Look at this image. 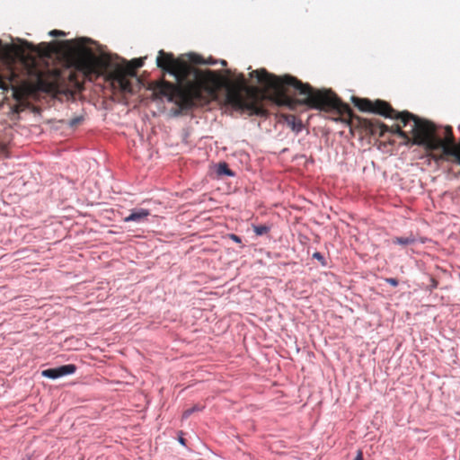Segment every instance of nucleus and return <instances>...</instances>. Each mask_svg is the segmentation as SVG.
<instances>
[{"instance_id": "1", "label": "nucleus", "mask_w": 460, "mask_h": 460, "mask_svg": "<svg viewBox=\"0 0 460 460\" xmlns=\"http://www.w3.org/2000/svg\"><path fill=\"white\" fill-rule=\"evenodd\" d=\"M156 65L172 75L177 84L162 79L151 83L148 89L153 91L155 99L165 97L169 102H174L181 110L217 100L223 88L226 89V100L228 104L247 111L249 115L261 117L268 114L264 106L266 100L289 108L302 104L312 109L327 110L339 105L330 89H315L295 76H279L265 68L250 73V77L255 78L261 86L260 88L248 86L243 74H239L235 82H232L217 71L195 67L164 50L158 52Z\"/></svg>"}, {"instance_id": "2", "label": "nucleus", "mask_w": 460, "mask_h": 460, "mask_svg": "<svg viewBox=\"0 0 460 460\" xmlns=\"http://www.w3.org/2000/svg\"><path fill=\"white\" fill-rule=\"evenodd\" d=\"M352 102L361 111L372 112L385 118L394 119L399 121L402 128L411 126L408 132L411 137V145L421 146L428 143L431 130L429 120L422 119L408 111H397L389 102L383 100L371 101L367 98L352 97Z\"/></svg>"}, {"instance_id": "3", "label": "nucleus", "mask_w": 460, "mask_h": 460, "mask_svg": "<svg viewBox=\"0 0 460 460\" xmlns=\"http://www.w3.org/2000/svg\"><path fill=\"white\" fill-rule=\"evenodd\" d=\"M331 93L338 101L339 105H337V108L323 110V111H336L343 118L342 119L344 121H346L351 127H357L360 128L366 135L385 137V133L390 132L393 135H397L402 138L404 145L412 146L411 141V136L407 131L402 130L401 124H395L392 127H388L378 119H365L354 115L350 107L347 103L342 102L341 100L332 90Z\"/></svg>"}, {"instance_id": "4", "label": "nucleus", "mask_w": 460, "mask_h": 460, "mask_svg": "<svg viewBox=\"0 0 460 460\" xmlns=\"http://www.w3.org/2000/svg\"><path fill=\"white\" fill-rule=\"evenodd\" d=\"M429 128L431 133L428 138V143L421 145L429 153L428 156L438 163L445 160L447 155H456V140L452 128L450 126L444 128L443 137L438 134L437 126L431 121H429Z\"/></svg>"}, {"instance_id": "5", "label": "nucleus", "mask_w": 460, "mask_h": 460, "mask_svg": "<svg viewBox=\"0 0 460 460\" xmlns=\"http://www.w3.org/2000/svg\"><path fill=\"white\" fill-rule=\"evenodd\" d=\"M75 67L86 76H100L108 72L111 61L105 56H96L85 47H80L75 51Z\"/></svg>"}, {"instance_id": "6", "label": "nucleus", "mask_w": 460, "mask_h": 460, "mask_svg": "<svg viewBox=\"0 0 460 460\" xmlns=\"http://www.w3.org/2000/svg\"><path fill=\"white\" fill-rule=\"evenodd\" d=\"M143 65L144 62L141 58H135L126 66H116L110 71L109 78L112 81L113 84H116L118 85L122 93H132L133 87L128 77H135L137 75L136 70Z\"/></svg>"}, {"instance_id": "7", "label": "nucleus", "mask_w": 460, "mask_h": 460, "mask_svg": "<svg viewBox=\"0 0 460 460\" xmlns=\"http://www.w3.org/2000/svg\"><path fill=\"white\" fill-rule=\"evenodd\" d=\"M9 49L19 58L23 57L26 51L36 53L39 56H43L47 53V45L45 43L35 46L26 40L22 41L21 45H11Z\"/></svg>"}, {"instance_id": "8", "label": "nucleus", "mask_w": 460, "mask_h": 460, "mask_svg": "<svg viewBox=\"0 0 460 460\" xmlns=\"http://www.w3.org/2000/svg\"><path fill=\"white\" fill-rule=\"evenodd\" d=\"M77 367L74 364L62 365L57 367H50L41 371V376L49 379H58L75 373Z\"/></svg>"}, {"instance_id": "9", "label": "nucleus", "mask_w": 460, "mask_h": 460, "mask_svg": "<svg viewBox=\"0 0 460 460\" xmlns=\"http://www.w3.org/2000/svg\"><path fill=\"white\" fill-rule=\"evenodd\" d=\"M18 75L12 69L7 68L6 73L0 74V89L8 91L10 88L13 91L15 99H20V91L13 84L17 83Z\"/></svg>"}, {"instance_id": "10", "label": "nucleus", "mask_w": 460, "mask_h": 460, "mask_svg": "<svg viewBox=\"0 0 460 460\" xmlns=\"http://www.w3.org/2000/svg\"><path fill=\"white\" fill-rule=\"evenodd\" d=\"M150 211L146 208H135L128 211V214L124 217L123 221L126 223H134L136 225H141L147 223Z\"/></svg>"}, {"instance_id": "11", "label": "nucleus", "mask_w": 460, "mask_h": 460, "mask_svg": "<svg viewBox=\"0 0 460 460\" xmlns=\"http://www.w3.org/2000/svg\"><path fill=\"white\" fill-rule=\"evenodd\" d=\"M394 244H398L401 246H408L412 245L417 242L415 235L411 233L408 236H396L392 240Z\"/></svg>"}, {"instance_id": "12", "label": "nucleus", "mask_w": 460, "mask_h": 460, "mask_svg": "<svg viewBox=\"0 0 460 460\" xmlns=\"http://www.w3.org/2000/svg\"><path fill=\"white\" fill-rule=\"evenodd\" d=\"M285 121L288 126L294 131L299 132L302 129V122L297 119L295 115H286Z\"/></svg>"}, {"instance_id": "13", "label": "nucleus", "mask_w": 460, "mask_h": 460, "mask_svg": "<svg viewBox=\"0 0 460 460\" xmlns=\"http://www.w3.org/2000/svg\"><path fill=\"white\" fill-rule=\"evenodd\" d=\"M252 229L256 235L261 236L269 233L270 227L267 225H252Z\"/></svg>"}, {"instance_id": "14", "label": "nucleus", "mask_w": 460, "mask_h": 460, "mask_svg": "<svg viewBox=\"0 0 460 460\" xmlns=\"http://www.w3.org/2000/svg\"><path fill=\"white\" fill-rule=\"evenodd\" d=\"M203 406L195 404L194 406L185 410L182 413V419H188L191 414L203 410Z\"/></svg>"}, {"instance_id": "15", "label": "nucleus", "mask_w": 460, "mask_h": 460, "mask_svg": "<svg viewBox=\"0 0 460 460\" xmlns=\"http://www.w3.org/2000/svg\"><path fill=\"white\" fill-rule=\"evenodd\" d=\"M312 257H313V259L317 260L321 263V265L323 267H327L328 266L327 260L325 259V257L320 252H314Z\"/></svg>"}, {"instance_id": "16", "label": "nucleus", "mask_w": 460, "mask_h": 460, "mask_svg": "<svg viewBox=\"0 0 460 460\" xmlns=\"http://www.w3.org/2000/svg\"><path fill=\"white\" fill-rule=\"evenodd\" d=\"M217 172L219 174L233 175V172L226 163L219 164Z\"/></svg>"}, {"instance_id": "17", "label": "nucleus", "mask_w": 460, "mask_h": 460, "mask_svg": "<svg viewBox=\"0 0 460 460\" xmlns=\"http://www.w3.org/2000/svg\"><path fill=\"white\" fill-rule=\"evenodd\" d=\"M84 121V116H76L71 119L68 122L69 127L75 128Z\"/></svg>"}, {"instance_id": "18", "label": "nucleus", "mask_w": 460, "mask_h": 460, "mask_svg": "<svg viewBox=\"0 0 460 460\" xmlns=\"http://www.w3.org/2000/svg\"><path fill=\"white\" fill-rule=\"evenodd\" d=\"M455 146L456 148V155H447V156H452L455 159V162L460 164V142L457 144L455 142Z\"/></svg>"}, {"instance_id": "19", "label": "nucleus", "mask_w": 460, "mask_h": 460, "mask_svg": "<svg viewBox=\"0 0 460 460\" xmlns=\"http://www.w3.org/2000/svg\"><path fill=\"white\" fill-rule=\"evenodd\" d=\"M190 60H191V62H193L195 64H203V63H205V59L201 56L196 55V54L191 55Z\"/></svg>"}, {"instance_id": "20", "label": "nucleus", "mask_w": 460, "mask_h": 460, "mask_svg": "<svg viewBox=\"0 0 460 460\" xmlns=\"http://www.w3.org/2000/svg\"><path fill=\"white\" fill-rule=\"evenodd\" d=\"M227 237L230 238L232 241H234L236 243H242V238L241 236L235 234H228Z\"/></svg>"}, {"instance_id": "21", "label": "nucleus", "mask_w": 460, "mask_h": 460, "mask_svg": "<svg viewBox=\"0 0 460 460\" xmlns=\"http://www.w3.org/2000/svg\"><path fill=\"white\" fill-rule=\"evenodd\" d=\"M385 281L388 284H390L392 287H397L399 285V281L395 278H386Z\"/></svg>"}, {"instance_id": "22", "label": "nucleus", "mask_w": 460, "mask_h": 460, "mask_svg": "<svg viewBox=\"0 0 460 460\" xmlns=\"http://www.w3.org/2000/svg\"><path fill=\"white\" fill-rule=\"evenodd\" d=\"M49 35L51 36H64L65 32L58 30H53L49 32Z\"/></svg>"}, {"instance_id": "23", "label": "nucleus", "mask_w": 460, "mask_h": 460, "mask_svg": "<svg viewBox=\"0 0 460 460\" xmlns=\"http://www.w3.org/2000/svg\"><path fill=\"white\" fill-rule=\"evenodd\" d=\"M354 460H364V458H363V452L361 450H358L357 456L354 458Z\"/></svg>"}, {"instance_id": "24", "label": "nucleus", "mask_w": 460, "mask_h": 460, "mask_svg": "<svg viewBox=\"0 0 460 460\" xmlns=\"http://www.w3.org/2000/svg\"><path fill=\"white\" fill-rule=\"evenodd\" d=\"M430 281H431L430 288H436L437 286H438V282L434 279H431Z\"/></svg>"}, {"instance_id": "25", "label": "nucleus", "mask_w": 460, "mask_h": 460, "mask_svg": "<svg viewBox=\"0 0 460 460\" xmlns=\"http://www.w3.org/2000/svg\"><path fill=\"white\" fill-rule=\"evenodd\" d=\"M206 65H214L216 64V61H214L211 58L208 60H205V63Z\"/></svg>"}, {"instance_id": "26", "label": "nucleus", "mask_w": 460, "mask_h": 460, "mask_svg": "<svg viewBox=\"0 0 460 460\" xmlns=\"http://www.w3.org/2000/svg\"><path fill=\"white\" fill-rule=\"evenodd\" d=\"M178 441L182 446H186V440L182 437H179Z\"/></svg>"}, {"instance_id": "27", "label": "nucleus", "mask_w": 460, "mask_h": 460, "mask_svg": "<svg viewBox=\"0 0 460 460\" xmlns=\"http://www.w3.org/2000/svg\"><path fill=\"white\" fill-rule=\"evenodd\" d=\"M21 460H31V456L30 455H26L22 456Z\"/></svg>"}, {"instance_id": "28", "label": "nucleus", "mask_w": 460, "mask_h": 460, "mask_svg": "<svg viewBox=\"0 0 460 460\" xmlns=\"http://www.w3.org/2000/svg\"><path fill=\"white\" fill-rule=\"evenodd\" d=\"M225 73H226V75H232V71L230 69H226L225 71Z\"/></svg>"}, {"instance_id": "29", "label": "nucleus", "mask_w": 460, "mask_h": 460, "mask_svg": "<svg viewBox=\"0 0 460 460\" xmlns=\"http://www.w3.org/2000/svg\"><path fill=\"white\" fill-rule=\"evenodd\" d=\"M291 208L294 209H300V208L296 205H292Z\"/></svg>"}, {"instance_id": "30", "label": "nucleus", "mask_w": 460, "mask_h": 460, "mask_svg": "<svg viewBox=\"0 0 460 460\" xmlns=\"http://www.w3.org/2000/svg\"><path fill=\"white\" fill-rule=\"evenodd\" d=\"M221 64H222V66H226V60H222Z\"/></svg>"}]
</instances>
